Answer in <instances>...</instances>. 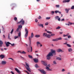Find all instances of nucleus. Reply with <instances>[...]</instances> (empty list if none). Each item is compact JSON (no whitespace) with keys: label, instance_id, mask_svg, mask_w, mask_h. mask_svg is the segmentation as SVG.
<instances>
[{"label":"nucleus","instance_id":"f257e3e1","mask_svg":"<svg viewBox=\"0 0 74 74\" xmlns=\"http://www.w3.org/2000/svg\"><path fill=\"white\" fill-rule=\"evenodd\" d=\"M53 53L54 55H56V51L55 50L51 49V52L49 53L46 56L47 60H50L51 59L50 56H53Z\"/></svg>","mask_w":74,"mask_h":74},{"label":"nucleus","instance_id":"f03ea898","mask_svg":"<svg viewBox=\"0 0 74 74\" xmlns=\"http://www.w3.org/2000/svg\"><path fill=\"white\" fill-rule=\"evenodd\" d=\"M34 37V35L33 34V33H32L31 34V36H29V43L30 44L29 45V47H31V52H32V50L33 49H32V47H31L30 46V44H31V40H32V38H33Z\"/></svg>","mask_w":74,"mask_h":74},{"label":"nucleus","instance_id":"7ed1b4c3","mask_svg":"<svg viewBox=\"0 0 74 74\" xmlns=\"http://www.w3.org/2000/svg\"><path fill=\"white\" fill-rule=\"evenodd\" d=\"M25 63L26 64V66H25V68L28 71H29V72H31V70L30 69V67H29V64L26 62H25Z\"/></svg>","mask_w":74,"mask_h":74},{"label":"nucleus","instance_id":"20e7f679","mask_svg":"<svg viewBox=\"0 0 74 74\" xmlns=\"http://www.w3.org/2000/svg\"><path fill=\"white\" fill-rule=\"evenodd\" d=\"M17 24H21V25H23L25 24V21L23 20V19H22L20 21L17 23Z\"/></svg>","mask_w":74,"mask_h":74},{"label":"nucleus","instance_id":"39448f33","mask_svg":"<svg viewBox=\"0 0 74 74\" xmlns=\"http://www.w3.org/2000/svg\"><path fill=\"white\" fill-rule=\"evenodd\" d=\"M5 44L7 47H9V46H10V45L9 44H10V45H11V46H12V47L14 46V45H15L14 43L12 44L8 42H7V43H5Z\"/></svg>","mask_w":74,"mask_h":74},{"label":"nucleus","instance_id":"423d86ee","mask_svg":"<svg viewBox=\"0 0 74 74\" xmlns=\"http://www.w3.org/2000/svg\"><path fill=\"white\" fill-rule=\"evenodd\" d=\"M25 32H26L25 34V38H26V37L27 36V35H28V33H29V31L26 28L25 29Z\"/></svg>","mask_w":74,"mask_h":74},{"label":"nucleus","instance_id":"0eeeda50","mask_svg":"<svg viewBox=\"0 0 74 74\" xmlns=\"http://www.w3.org/2000/svg\"><path fill=\"white\" fill-rule=\"evenodd\" d=\"M39 70L40 71V72L42 73H43V74H46V72L45 71H44V69H39Z\"/></svg>","mask_w":74,"mask_h":74},{"label":"nucleus","instance_id":"6e6552de","mask_svg":"<svg viewBox=\"0 0 74 74\" xmlns=\"http://www.w3.org/2000/svg\"><path fill=\"white\" fill-rule=\"evenodd\" d=\"M56 51L57 52H64V51H63L62 50L60 49H57Z\"/></svg>","mask_w":74,"mask_h":74},{"label":"nucleus","instance_id":"1a4fd4ad","mask_svg":"<svg viewBox=\"0 0 74 74\" xmlns=\"http://www.w3.org/2000/svg\"><path fill=\"white\" fill-rule=\"evenodd\" d=\"M35 63H38V59L37 58H34L33 59Z\"/></svg>","mask_w":74,"mask_h":74},{"label":"nucleus","instance_id":"9d476101","mask_svg":"<svg viewBox=\"0 0 74 74\" xmlns=\"http://www.w3.org/2000/svg\"><path fill=\"white\" fill-rule=\"evenodd\" d=\"M15 70H16V71L18 73V74H21V72H20V71H19L18 69L17 68H15Z\"/></svg>","mask_w":74,"mask_h":74},{"label":"nucleus","instance_id":"9b49d317","mask_svg":"<svg viewBox=\"0 0 74 74\" xmlns=\"http://www.w3.org/2000/svg\"><path fill=\"white\" fill-rule=\"evenodd\" d=\"M41 62L42 64H44V66H47V63H45V62H44V61H41Z\"/></svg>","mask_w":74,"mask_h":74},{"label":"nucleus","instance_id":"f8f14e48","mask_svg":"<svg viewBox=\"0 0 74 74\" xmlns=\"http://www.w3.org/2000/svg\"><path fill=\"white\" fill-rule=\"evenodd\" d=\"M0 57L1 58V59H2L5 58V56H4V55L1 54L0 56Z\"/></svg>","mask_w":74,"mask_h":74},{"label":"nucleus","instance_id":"ddd939ff","mask_svg":"<svg viewBox=\"0 0 74 74\" xmlns=\"http://www.w3.org/2000/svg\"><path fill=\"white\" fill-rule=\"evenodd\" d=\"M38 26H39L40 27H42L43 28L44 27V26H43V25L41 24H38Z\"/></svg>","mask_w":74,"mask_h":74},{"label":"nucleus","instance_id":"4468645a","mask_svg":"<svg viewBox=\"0 0 74 74\" xmlns=\"http://www.w3.org/2000/svg\"><path fill=\"white\" fill-rule=\"evenodd\" d=\"M2 64H6V62L5 61H3L1 62Z\"/></svg>","mask_w":74,"mask_h":74},{"label":"nucleus","instance_id":"2eb2a0df","mask_svg":"<svg viewBox=\"0 0 74 74\" xmlns=\"http://www.w3.org/2000/svg\"><path fill=\"white\" fill-rule=\"evenodd\" d=\"M3 41H2L1 40H0V47H1V45H3Z\"/></svg>","mask_w":74,"mask_h":74},{"label":"nucleus","instance_id":"dca6fc26","mask_svg":"<svg viewBox=\"0 0 74 74\" xmlns=\"http://www.w3.org/2000/svg\"><path fill=\"white\" fill-rule=\"evenodd\" d=\"M47 36V34L44 33L43 34V37H46Z\"/></svg>","mask_w":74,"mask_h":74},{"label":"nucleus","instance_id":"f3484780","mask_svg":"<svg viewBox=\"0 0 74 74\" xmlns=\"http://www.w3.org/2000/svg\"><path fill=\"white\" fill-rule=\"evenodd\" d=\"M46 37H47V38H49L51 37V35H50L49 34H47Z\"/></svg>","mask_w":74,"mask_h":74},{"label":"nucleus","instance_id":"a211bd4d","mask_svg":"<svg viewBox=\"0 0 74 74\" xmlns=\"http://www.w3.org/2000/svg\"><path fill=\"white\" fill-rule=\"evenodd\" d=\"M69 10H70V9H67V8L65 9V10L66 11V13H68L69 12Z\"/></svg>","mask_w":74,"mask_h":74},{"label":"nucleus","instance_id":"6ab92c4d","mask_svg":"<svg viewBox=\"0 0 74 74\" xmlns=\"http://www.w3.org/2000/svg\"><path fill=\"white\" fill-rule=\"evenodd\" d=\"M46 69L48 71H51V69H50L49 67L47 66H46Z\"/></svg>","mask_w":74,"mask_h":74},{"label":"nucleus","instance_id":"aec40b11","mask_svg":"<svg viewBox=\"0 0 74 74\" xmlns=\"http://www.w3.org/2000/svg\"><path fill=\"white\" fill-rule=\"evenodd\" d=\"M28 56L29 58H30V59H33V56H30L29 55Z\"/></svg>","mask_w":74,"mask_h":74},{"label":"nucleus","instance_id":"412c9836","mask_svg":"<svg viewBox=\"0 0 74 74\" xmlns=\"http://www.w3.org/2000/svg\"><path fill=\"white\" fill-rule=\"evenodd\" d=\"M35 37L36 38H38V37H40V35H36L35 36Z\"/></svg>","mask_w":74,"mask_h":74},{"label":"nucleus","instance_id":"4be33fe9","mask_svg":"<svg viewBox=\"0 0 74 74\" xmlns=\"http://www.w3.org/2000/svg\"><path fill=\"white\" fill-rule=\"evenodd\" d=\"M35 67L36 68H39V67H40V66L38 65L37 64H35Z\"/></svg>","mask_w":74,"mask_h":74},{"label":"nucleus","instance_id":"5701e85b","mask_svg":"<svg viewBox=\"0 0 74 74\" xmlns=\"http://www.w3.org/2000/svg\"><path fill=\"white\" fill-rule=\"evenodd\" d=\"M41 43H40V42H36V44H37V45L38 46V45H39V44H40Z\"/></svg>","mask_w":74,"mask_h":74},{"label":"nucleus","instance_id":"b1692460","mask_svg":"<svg viewBox=\"0 0 74 74\" xmlns=\"http://www.w3.org/2000/svg\"><path fill=\"white\" fill-rule=\"evenodd\" d=\"M56 59H57L58 60H62V59H61V58L60 57H57Z\"/></svg>","mask_w":74,"mask_h":74},{"label":"nucleus","instance_id":"393cba45","mask_svg":"<svg viewBox=\"0 0 74 74\" xmlns=\"http://www.w3.org/2000/svg\"><path fill=\"white\" fill-rule=\"evenodd\" d=\"M21 53L22 54H26V53L25 51H23L22 52H21Z\"/></svg>","mask_w":74,"mask_h":74},{"label":"nucleus","instance_id":"a878e982","mask_svg":"<svg viewBox=\"0 0 74 74\" xmlns=\"http://www.w3.org/2000/svg\"><path fill=\"white\" fill-rule=\"evenodd\" d=\"M18 28L19 29H21V28H22V26L21 25H18Z\"/></svg>","mask_w":74,"mask_h":74},{"label":"nucleus","instance_id":"bb28decb","mask_svg":"<svg viewBox=\"0 0 74 74\" xmlns=\"http://www.w3.org/2000/svg\"><path fill=\"white\" fill-rule=\"evenodd\" d=\"M59 18V17L58 16L55 17V18L56 19V20H57V19H58Z\"/></svg>","mask_w":74,"mask_h":74},{"label":"nucleus","instance_id":"cd10ccee","mask_svg":"<svg viewBox=\"0 0 74 74\" xmlns=\"http://www.w3.org/2000/svg\"><path fill=\"white\" fill-rule=\"evenodd\" d=\"M62 38H61V37L57 38V41H59V40H62Z\"/></svg>","mask_w":74,"mask_h":74},{"label":"nucleus","instance_id":"c85d7f7f","mask_svg":"<svg viewBox=\"0 0 74 74\" xmlns=\"http://www.w3.org/2000/svg\"><path fill=\"white\" fill-rule=\"evenodd\" d=\"M52 41H58V40L57 39V38H56V39L52 40Z\"/></svg>","mask_w":74,"mask_h":74},{"label":"nucleus","instance_id":"c756f323","mask_svg":"<svg viewBox=\"0 0 74 74\" xmlns=\"http://www.w3.org/2000/svg\"><path fill=\"white\" fill-rule=\"evenodd\" d=\"M68 51L69 52H71L72 51V49L71 48H70L68 49Z\"/></svg>","mask_w":74,"mask_h":74},{"label":"nucleus","instance_id":"7c9ffc66","mask_svg":"<svg viewBox=\"0 0 74 74\" xmlns=\"http://www.w3.org/2000/svg\"><path fill=\"white\" fill-rule=\"evenodd\" d=\"M13 32H14V29H12L10 32L11 34H12V33H13Z\"/></svg>","mask_w":74,"mask_h":74},{"label":"nucleus","instance_id":"2f4dec72","mask_svg":"<svg viewBox=\"0 0 74 74\" xmlns=\"http://www.w3.org/2000/svg\"><path fill=\"white\" fill-rule=\"evenodd\" d=\"M66 45L67 46V47H71V45H70L69 44H66Z\"/></svg>","mask_w":74,"mask_h":74},{"label":"nucleus","instance_id":"473e14b6","mask_svg":"<svg viewBox=\"0 0 74 74\" xmlns=\"http://www.w3.org/2000/svg\"><path fill=\"white\" fill-rule=\"evenodd\" d=\"M47 33H49V34H52V32L49 31H47Z\"/></svg>","mask_w":74,"mask_h":74},{"label":"nucleus","instance_id":"72a5a7b5","mask_svg":"<svg viewBox=\"0 0 74 74\" xmlns=\"http://www.w3.org/2000/svg\"><path fill=\"white\" fill-rule=\"evenodd\" d=\"M50 18H51L50 17H47L46 18V19H47V20L50 19Z\"/></svg>","mask_w":74,"mask_h":74},{"label":"nucleus","instance_id":"f704fd0d","mask_svg":"<svg viewBox=\"0 0 74 74\" xmlns=\"http://www.w3.org/2000/svg\"><path fill=\"white\" fill-rule=\"evenodd\" d=\"M55 34H51V35H50V36H55Z\"/></svg>","mask_w":74,"mask_h":74},{"label":"nucleus","instance_id":"c9c22d12","mask_svg":"<svg viewBox=\"0 0 74 74\" xmlns=\"http://www.w3.org/2000/svg\"><path fill=\"white\" fill-rule=\"evenodd\" d=\"M21 32H19L18 33V36L19 37H20L21 36Z\"/></svg>","mask_w":74,"mask_h":74},{"label":"nucleus","instance_id":"e433bc0d","mask_svg":"<svg viewBox=\"0 0 74 74\" xmlns=\"http://www.w3.org/2000/svg\"><path fill=\"white\" fill-rule=\"evenodd\" d=\"M61 28V27L60 26H58L56 28L57 29H60V28Z\"/></svg>","mask_w":74,"mask_h":74},{"label":"nucleus","instance_id":"4c0bfd02","mask_svg":"<svg viewBox=\"0 0 74 74\" xmlns=\"http://www.w3.org/2000/svg\"><path fill=\"white\" fill-rule=\"evenodd\" d=\"M68 38H71V35H69V36H68Z\"/></svg>","mask_w":74,"mask_h":74},{"label":"nucleus","instance_id":"58836bf2","mask_svg":"<svg viewBox=\"0 0 74 74\" xmlns=\"http://www.w3.org/2000/svg\"><path fill=\"white\" fill-rule=\"evenodd\" d=\"M18 36H15L14 37V39H16V38H18Z\"/></svg>","mask_w":74,"mask_h":74},{"label":"nucleus","instance_id":"ea45409f","mask_svg":"<svg viewBox=\"0 0 74 74\" xmlns=\"http://www.w3.org/2000/svg\"><path fill=\"white\" fill-rule=\"evenodd\" d=\"M56 8H59V5H56Z\"/></svg>","mask_w":74,"mask_h":74},{"label":"nucleus","instance_id":"a19ab883","mask_svg":"<svg viewBox=\"0 0 74 74\" xmlns=\"http://www.w3.org/2000/svg\"><path fill=\"white\" fill-rule=\"evenodd\" d=\"M53 63L54 64H57V63H56V62H55V61H53Z\"/></svg>","mask_w":74,"mask_h":74},{"label":"nucleus","instance_id":"79ce46f5","mask_svg":"<svg viewBox=\"0 0 74 74\" xmlns=\"http://www.w3.org/2000/svg\"><path fill=\"white\" fill-rule=\"evenodd\" d=\"M14 21H16L17 20V18H16V17H14Z\"/></svg>","mask_w":74,"mask_h":74},{"label":"nucleus","instance_id":"37998d69","mask_svg":"<svg viewBox=\"0 0 74 74\" xmlns=\"http://www.w3.org/2000/svg\"><path fill=\"white\" fill-rule=\"evenodd\" d=\"M73 9H74V5L72 6V7H71V10H73Z\"/></svg>","mask_w":74,"mask_h":74},{"label":"nucleus","instance_id":"c03bdc74","mask_svg":"<svg viewBox=\"0 0 74 74\" xmlns=\"http://www.w3.org/2000/svg\"><path fill=\"white\" fill-rule=\"evenodd\" d=\"M58 12L59 11L56 10L55 11V13H56V14H57V13H58Z\"/></svg>","mask_w":74,"mask_h":74},{"label":"nucleus","instance_id":"a18cd8bd","mask_svg":"<svg viewBox=\"0 0 74 74\" xmlns=\"http://www.w3.org/2000/svg\"><path fill=\"white\" fill-rule=\"evenodd\" d=\"M63 3H67V2L66 1V0H64L63 1Z\"/></svg>","mask_w":74,"mask_h":74},{"label":"nucleus","instance_id":"49530a36","mask_svg":"<svg viewBox=\"0 0 74 74\" xmlns=\"http://www.w3.org/2000/svg\"><path fill=\"white\" fill-rule=\"evenodd\" d=\"M38 22V20L37 18H36L35 19V22L36 23H37Z\"/></svg>","mask_w":74,"mask_h":74},{"label":"nucleus","instance_id":"de8ad7c7","mask_svg":"<svg viewBox=\"0 0 74 74\" xmlns=\"http://www.w3.org/2000/svg\"><path fill=\"white\" fill-rule=\"evenodd\" d=\"M55 12L53 11H51V13L52 14V15H53L54 14V13Z\"/></svg>","mask_w":74,"mask_h":74},{"label":"nucleus","instance_id":"09e8293b","mask_svg":"<svg viewBox=\"0 0 74 74\" xmlns=\"http://www.w3.org/2000/svg\"><path fill=\"white\" fill-rule=\"evenodd\" d=\"M8 38L9 39V40H11V38H10V35H8Z\"/></svg>","mask_w":74,"mask_h":74},{"label":"nucleus","instance_id":"8fccbe9b","mask_svg":"<svg viewBox=\"0 0 74 74\" xmlns=\"http://www.w3.org/2000/svg\"><path fill=\"white\" fill-rule=\"evenodd\" d=\"M39 17H38V18L39 19H41V18H41V16H39Z\"/></svg>","mask_w":74,"mask_h":74},{"label":"nucleus","instance_id":"3c124183","mask_svg":"<svg viewBox=\"0 0 74 74\" xmlns=\"http://www.w3.org/2000/svg\"><path fill=\"white\" fill-rule=\"evenodd\" d=\"M65 71V70L64 69H63L62 70V72H63V71Z\"/></svg>","mask_w":74,"mask_h":74},{"label":"nucleus","instance_id":"603ef678","mask_svg":"<svg viewBox=\"0 0 74 74\" xmlns=\"http://www.w3.org/2000/svg\"><path fill=\"white\" fill-rule=\"evenodd\" d=\"M9 59H11V60H13V61H14V59L11 58H8Z\"/></svg>","mask_w":74,"mask_h":74},{"label":"nucleus","instance_id":"864d4df0","mask_svg":"<svg viewBox=\"0 0 74 74\" xmlns=\"http://www.w3.org/2000/svg\"><path fill=\"white\" fill-rule=\"evenodd\" d=\"M66 3H69L70 2V0H66Z\"/></svg>","mask_w":74,"mask_h":74},{"label":"nucleus","instance_id":"5fc2aeb1","mask_svg":"<svg viewBox=\"0 0 74 74\" xmlns=\"http://www.w3.org/2000/svg\"><path fill=\"white\" fill-rule=\"evenodd\" d=\"M19 28H17V29L16 30V32H18L19 31Z\"/></svg>","mask_w":74,"mask_h":74},{"label":"nucleus","instance_id":"6e6d98bb","mask_svg":"<svg viewBox=\"0 0 74 74\" xmlns=\"http://www.w3.org/2000/svg\"><path fill=\"white\" fill-rule=\"evenodd\" d=\"M12 5H16V4L15 3H13L11 4Z\"/></svg>","mask_w":74,"mask_h":74},{"label":"nucleus","instance_id":"4d7b16f0","mask_svg":"<svg viewBox=\"0 0 74 74\" xmlns=\"http://www.w3.org/2000/svg\"><path fill=\"white\" fill-rule=\"evenodd\" d=\"M58 21H60V18H58Z\"/></svg>","mask_w":74,"mask_h":74},{"label":"nucleus","instance_id":"13d9d810","mask_svg":"<svg viewBox=\"0 0 74 74\" xmlns=\"http://www.w3.org/2000/svg\"><path fill=\"white\" fill-rule=\"evenodd\" d=\"M69 23L70 24V25H73V23H71L70 22H69Z\"/></svg>","mask_w":74,"mask_h":74},{"label":"nucleus","instance_id":"bf43d9fd","mask_svg":"<svg viewBox=\"0 0 74 74\" xmlns=\"http://www.w3.org/2000/svg\"><path fill=\"white\" fill-rule=\"evenodd\" d=\"M48 25V22H47L46 23H45V25Z\"/></svg>","mask_w":74,"mask_h":74},{"label":"nucleus","instance_id":"052dcab7","mask_svg":"<svg viewBox=\"0 0 74 74\" xmlns=\"http://www.w3.org/2000/svg\"><path fill=\"white\" fill-rule=\"evenodd\" d=\"M64 40H66V41H68V39L67 38H65Z\"/></svg>","mask_w":74,"mask_h":74},{"label":"nucleus","instance_id":"680f3d73","mask_svg":"<svg viewBox=\"0 0 74 74\" xmlns=\"http://www.w3.org/2000/svg\"><path fill=\"white\" fill-rule=\"evenodd\" d=\"M19 52H20V53H21V52L20 51H17V53H19Z\"/></svg>","mask_w":74,"mask_h":74},{"label":"nucleus","instance_id":"e2e57ef3","mask_svg":"<svg viewBox=\"0 0 74 74\" xmlns=\"http://www.w3.org/2000/svg\"><path fill=\"white\" fill-rule=\"evenodd\" d=\"M3 37L4 38H5V35H3Z\"/></svg>","mask_w":74,"mask_h":74},{"label":"nucleus","instance_id":"0e129e2a","mask_svg":"<svg viewBox=\"0 0 74 74\" xmlns=\"http://www.w3.org/2000/svg\"><path fill=\"white\" fill-rule=\"evenodd\" d=\"M11 73H12V74H14V72H13L11 71Z\"/></svg>","mask_w":74,"mask_h":74},{"label":"nucleus","instance_id":"69168bd1","mask_svg":"<svg viewBox=\"0 0 74 74\" xmlns=\"http://www.w3.org/2000/svg\"><path fill=\"white\" fill-rule=\"evenodd\" d=\"M64 21V18H63L61 20V21Z\"/></svg>","mask_w":74,"mask_h":74},{"label":"nucleus","instance_id":"338daca9","mask_svg":"<svg viewBox=\"0 0 74 74\" xmlns=\"http://www.w3.org/2000/svg\"><path fill=\"white\" fill-rule=\"evenodd\" d=\"M63 36H64V37H66V36H67V35H65V34H64L63 35Z\"/></svg>","mask_w":74,"mask_h":74},{"label":"nucleus","instance_id":"774afa93","mask_svg":"<svg viewBox=\"0 0 74 74\" xmlns=\"http://www.w3.org/2000/svg\"><path fill=\"white\" fill-rule=\"evenodd\" d=\"M66 25H68V26H70V24H66Z\"/></svg>","mask_w":74,"mask_h":74}]
</instances>
